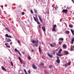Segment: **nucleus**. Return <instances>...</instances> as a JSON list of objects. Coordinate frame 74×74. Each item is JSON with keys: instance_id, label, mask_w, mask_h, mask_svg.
I'll use <instances>...</instances> for the list:
<instances>
[{"instance_id": "f257e3e1", "label": "nucleus", "mask_w": 74, "mask_h": 74, "mask_svg": "<svg viewBox=\"0 0 74 74\" xmlns=\"http://www.w3.org/2000/svg\"><path fill=\"white\" fill-rule=\"evenodd\" d=\"M57 60H56V62L57 63L59 64L60 62V58L59 57H58V56L57 57Z\"/></svg>"}, {"instance_id": "f03ea898", "label": "nucleus", "mask_w": 74, "mask_h": 74, "mask_svg": "<svg viewBox=\"0 0 74 74\" xmlns=\"http://www.w3.org/2000/svg\"><path fill=\"white\" fill-rule=\"evenodd\" d=\"M32 42L33 44L36 43V44H38V40H37V41L36 42V40H32L31 41Z\"/></svg>"}, {"instance_id": "7ed1b4c3", "label": "nucleus", "mask_w": 74, "mask_h": 74, "mask_svg": "<svg viewBox=\"0 0 74 74\" xmlns=\"http://www.w3.org/2000/svg\"><path fill=\"white\" fill-rule=\"evenodd\" d=\"M34 20L36 22H37V23L38 25H39L40 24V22L38 21V19H36L34 17Z\"/></svg>"}, {"instance_id": "20e7f679", "label": "nucleus", "mask_w": 74, "mask_h": 74, "mask_svg": "<svg viewBox=\"0 0 74 74\" xmlns=\"http://www.w3.org/2000/svg\"><path fill=\"white\" fill-rule=\"evenodd\" d=\"M68 12V10L67 9H63L62 10V12L63 13H65L66 14H67Z\"/></svg>"}, {"instance_id": "39448f33", "label": "nucleus", "mask_w": 74, "mask_h": 74, "mask_svg": "<svg viewBox=\"0 0 74 74\" xmlns=\"http://www.w3.org/2000/svg\"><path fill=\"white\" fill-rule=\"evenodd\" d=\"M50 45L51 47H54L56 45V43H53L52 44H52H50Z\"/></svg>"}, {"instance_id": "423d86ee", "label": "nucleus", "mask_w": 74, "mask_h": 74, "mask_svg": "<svg viewBox=\"0 0 74 74\" xmlns=\"http://www.w3.org/2000/svg\"><path fill=\"white\" fill-rule=\"evenodd\" d=\"M19 60H20V62L21 64H23V60L21 58V57H19Z\"/></svg>"}, {"instance_id": "0eeeda50", "label": "nucleus", "mask_w": 74, "mask_h": 74, "mask_svg": "<svg viewBox=\"0 0 74 74\" xmlns=\"http://www.w3.org/2000/svg\"><path fill=\"white\" fill-rule=\"evenodd\" d=\"M32 67L34 69H37V66H36V65H35V64H32Z\"/></svg>"}, {"instance_id": "6e6552de", "label": "nucleus", "mask_w": 74, "mask_h": 74, "mask_svg": "<svg viewBox=\"0 0 74 74\" xmlns=\"http://www.w3.org/2000/svg\"><path fill=\"white\" fill-rule=\"evenodd\" d=\"M6 41H7V42H11V40L10 39H9V38H6Z\"/></svg>"}, {"instance_id": "1a4fd4ad", "label": "nucleus", "mask_w": 74, "mask_h": 74, "mask_svg": "<svg viewBox=\"0 0 74 74\" xmlns=\"http://www.w3.org/2000/svg\"><path fill=\"white\" fill-rule=\"evenodd\" d=\"M1 68L3 70H4L5 71H7V70H6V69L4 68V67L2 66Z\"/></svg>"}, {"instance_id": "9d476101", "label": "nucleus", "mask_w": 74, "mask_h": 74, "mask_svg": "<svg viewBox=\"0 0 74 74\" xmlns=\"http://www.w3.org/2000/svg\"><path fill=\"white\" fill-rule=\"evenodd\" d=\"M59 41H61V42H63L64 40V38H60L58 40Z\"/></svg>"}, {"instance_id": "9b49d317", "label": "nucleus", "mask_w": 74, "mask_h": 74, "mask_svg": "<svg viewBox=\"0 0 74 74\" xmlns=\"http://www.w3.org/2000/svg\"><path fill=\"white\" fill-rule=\"evenodd\" d=\"M38 18H39V19H40V22H41L42 23V19H41V17L40 16L38 15Z\"/></svg>"}, {"instance_id": "f8f14e48", "label": "nucleus", "mask_w": 74, "mask_h": 74, "mask_svg": "<svg viewBox=\"0 0 74 74\" xmlns=\"http://www.w3.org/2000/svg\"><path fill=\"white\" fill-rule=\"evenodd\" d=\"M42 28L43 31L45 32L46 31L45 28V27H42Z\"/></svg>"}, {"instance_id": "ddd939ff", "label": "nucleus", "mask_w": 74, "mask_h": 74, "mask_svg": "<svg viewBox=\"0 0 74 74\" xmlns=\"http://www.w3.org/2000/svg\"><path fill=\"white\" fill-rule=\"evenodd\" d=\"M63 47L64 49H66L67 48V46L65 44H64L63 46Z\"/></svg>"}, {"instance_id": "4468645a", "label": "nucleus", "mask_w": 74, "mask_h": 74, "mask_svg": "<svg viewBox=\"0 0 74 74\" xmlns=\"http://www.w3.org/2000/svg\"><path fill=\"white\" fill-rule=\"evenodd\" d=\"M74 42V38H73L71 40V44H73V42Z\"/></svg>"}, {"instance_id": "2eb2a0df", "label": "nucleus", "mask_w": 74, "mask_h": 74, "mask_svg": "<svg viewBox=\"0 0 74 74\" xmlns=\"http://www.w3.org/2000/svg\"><path fill=\"white\" fill-rule=\"evenodd\" d=\"M39 52L40 53H41V50L40 46L39 47Z\"/></svg>"}, {"instance_id": "dca6fc26", "label": "nucleus", "mask_w": 74, "mask_h": 74, "mask_svg": "<svg viewBox=\"0 0 74 74\" xmlns=\"http://www.w3.org/2000/svg\"><path fill=\"white\" fill-rule=\"evenodd\" d=\"M47 55L50 58H52L53 57V56L50 54H49V53H48Z\"/></svg>"}, {"instance_id": "f3484780", "label": "nucleus", "mask_w": 74, "mask_h": 74, "mask_svg": "<svg viewBox=\"0 0 74 74\" xmlns=\"http://www.w3.org/2000/svg\"><path fill=\"white\" fill-rule=\"evenodd\" d=\"M71 32L72 34L74 36V30H72V29H71Z\"/></svg>"}, {"instance_id": "a211bd4d", "label": "nucleus", "mask_w": 74, "mask_h": 74, "mask_svg": "<svg viewBox=\"0 0 74 74\" xmlns=\"http://www.w3.org/2000/svg\"><path fill=\"white\" fill-rule=\"evenodd\" d=\"M64 52H65V54L66 55L68 54L69 53V52H68L67 51H64Z\"/></svg>"}, {"instance_id": "6ab92c4d", "label": "nucleus", "mask_w": 74, "mask_h": 74, "mask_svg": "<svg viewBox=\"0 0 74 74\" xmlns=\"http://www.w3.org/2000/svg\"><path fill=\"white\" fill-rule=\"evenodd\" d=\"M34 11L36 14H38L37 10L36 9H34Z\"/></svg>"}, {"instance_id": "aec40b11", "label": "nucleus", "mask_w": 74, "mask_h": 74, "mask_svg": "<svg viewBox=\"0 0 74 74\" xmlns=\"http://www.w3.org/2000/svg\"><path fill=\"white\" fill-rule=\"evenodd\" d=\"M65 32L67 34H69V33H70V32H69V31L67 30V31H66Z\"/></svg>"}, {"instance_id": "412c9836", "label": "nucleus", "mask_w": 74, "mask_h": 74, "mask_svg": "<svg viewBox=\"0 0 74 74\" xmlns=\"http://www.w3.org/2000/svg\"><path fill=\"white\" fill-rule=\"evenodd\" d=\"M57 56H62V54H59L58 53H57Z\"/></svg>"}, {"instance_id": "4be33fe9", "label": "nucleus", "mask_w": 74, "mask_h": 74, "mask_svg": "<svg viewBox=\"0 0 74 74\" xmlns=\"http://www.w3.org/2000/svg\"><path fill=\"white\" fill-rule=\"evenodd\" d=\"M71 61H69V62H68V63L67 64L69 66V65H71Z\"/></svg>"}, {"instance_id": "5701e85b", "label": "nucleus", "mask_w": 74, "mask_h": 74, "mask_svg": "<svg viewBox=\"0 0 74 74\" xmlns=\"http://www.w3.org/2000/svg\"><path fill=\"white\" fill-rule=\"evenodd\" d=\"M69 27H71V28H73V25H72L71 24L69 25Z\"/></svg>"}, {"instance_id": "b1692460", "label": "nucleus", "mask_w": 74, "mask_h": 74, "mask_svg": "<svg viewBox=\"0 0 74 74\" xmlns=\"http://www.w3.org/2000/svg\"><path fill=\"white\" fill-rule=\"evenodd\" d=\"M62 49H60L59 50V51H58V53H61V52L62 51Z\"/></svg>"}, {"instance_id": "393cba45", "label": "nucleus", "mask_w": 74, "mask_h": 74, "mask_svg": "<svg viewBox=\"0 0 74 74\" xmlns=\"http://www.w3.org/2000/svg\"><path fill=\"white\" fill-rule=\"evenodd\" d=\"M14 51H15L16 52H18V53H19V51L18 50H17L16 49H15Z\"/></svg>"}, {"instance_id": "a878e982", "label": "nucleus", "mask_w": 74, "mask_h": 74, "mask_svg": "<svg viewBox=\"0 0 74 74\" xmlns=\"http://www.w3.org/2000/svg\"><path fill=\"white\" fill-rule=\"evenodd\" d=\"M57 25H53V28H56V27Z\"/></svg>"}, {"instance_id": "bb28decb", "label": "nucleus", "mask_w": 74, "mask_h": 74, "mask_svg": "<svg viewBox=\"0 0 74 74\" xmlns=\"http://www.w3.org/2000/svg\"><path fill=\"white\" fill-rule=\"evenodd\" d=\"M55 30H56L55 28H53L52 29V30L53 32L55 31Z\"/></svg>"}, {"instance_id": "cd10ccee", "label": "nucleus", "mask_w": 74, "mask_h": 74, "mask_svg": "<svg viewBox=\"0 0 74 74\" xmlns=\"http://www.w3.org/2000/svg\"><path fill=\"white\" fill-rule=\"evenodd\" d=\"M62 41H61V42L59 41V44L60 45L61 44H62Z\"/></svg>"}, {"instance_id": "c85d7f7f", "label": "nucleus", "mask_w": 74, "mask_h": 74, "mask_svg": "<svg viewBox=\"0 0 74 74\" xmlns=\"http://www.w3.org/2000/svg\"><path fill=\"white\" fill-rule=\"evenodd\" d=\"M8 35L7 34H5V37H8Z\"/></svg>"}, {"instance_id": "c756f323", "label": "nucleus", "mask_w": 74, "mask_h": 74, "mask_svg": "<svg viewBox=\"0 0 74 74\" xmlns=\"http://www.w3.org/2000/svg\"><path fill=\"white\" fill-rule=\"evenodd\" d=\"M53 55H54L55 53V51H53Z\"/></svg>"}, {"instance_id": "7c9ffc66", "label": "nucleus", "mask_w": 74, "mask_h": 74, "mask_svg": "<svg viewBox=\"0 0 74 74\" xmlns=\"http://www.w3.org/2000/svg\"><path fill=\"white\" fill-rule=\"evenodd\" d=\"M10 64L12 66H13V63H12V62H10Z\"/></svg>"}, {"instance_id": "2f4dec72", "label": "nucleus", "mask_w": 74, "mask_h": 74, "mask_svg": "<svg viewBox=\"0 0 74 74\" xmlns=\"http://www.w3.org/2000/svg\"><path fill=\"white\" fill-rule=\"evenodd\" d=\"M19 45L20 46H22V45H21V44L20 43V41H19Z\"/></svg>"}, {"instance_id": "473e14b6", "label": "nucleus", "mask_w": 74, "mask_h": 74, "mask_svg": "<svg viewBox=\"0 0 74 74\" xmlns=\"http://www.w3.org/2000/svg\"><path fill=\"white\" fill-rule=\"evenodd\" d=\"M23 67H25V62H24V63H23Z\"/></svg>"}, {"instance_id": "72a5a7b5", "label": "nucleus", "mask_w": 74, "mask_h": 74, "mask_svg": "<svg viewBox=\"0 0 74 74\" xmlns=\"http://www.w3.org/2000/svg\"><path fill=\"white\" fill-rule=\"evenodd\" d=\"M24 14H25V12H22V15H24Z\"/></svg>"}, {"instance_id": "f704fd0d", "label": "nucleus", "mask_w": 74, "mask_h": 74, "mask_svg": "<svg viewBox=\"0 0 74 74\" xmlns=\"http://www.w3.org/2000/svg\"><path fill=\"white\" fill-rule=\"evenodd\" d=\"M6 47H7L8 48H10V46H8V45H6Z\"/></svg>"}, {"instance_id": "c9c22d12", "label": "nucleus", "mask_w": 74, "mask_h": 74, "mask_svg": "<svg viewBox=\"0 0 74 74\" xmlns=\"http://www.w3.org/2000/svg\"><path fill=\"white\" fill-rule=\"evenodd\" d=\"M68 64H65V67H67V65Z\"/></svg>"}, {"instance_id": "e433bc0d", "label": "nucleus", "mask_w": 74, "mask_h": 74, "mask_svg": "<svg viewBox=\"0 0 74 74\" xmlns=\"http://www.w3.org/2000/svg\"><path fill=\"white\" fill-rule=\"evenodd\" d=\"M30 11H31V13L32 14H33V11H32V10H31Z\"/></svg>"}, {"instance_id": "4c0bfd02", "label": "nucleus", "mask_w": 74, "mask_h": 74, "mask_svg": "<svg viewBox=\"0 0 74 74\" xmlns=\"http://www.w3.org/2000/svg\"><path fill=\"white\" fill-rule=\"evenodd\" d=\"M28 73H29L30 74L31 73V72H30V70H29V71H28Z\"/></svg>"}, {"instance_id": "58836bf2", "label": "nucleus", "mask_w": 74, "mask_h": 74, "mask_svg": "<svg viewBox=\"0 0 74 74\" xmlns=\"http://www.w3.org/2000/svg\"><path fill=\"white\" fill-rule=\"evenodd\" d=\"M71 51H73V49H72V46H71Z\"/></svg>"}, {"instance_id": "ea45409f", "label": "nucleus", "mask_w": 74, "mask_h": 74, "mask_svg": "<svg viewBox=\"0 0 74 74\" xmlns=\"http://www.w3.org/2000/svg\"><path fill=\"white\" fill-rule=\"evenodd\" d=\"M28 59L29 60L31 59V58L30 57H28Z\"/></svg>"}, {"instance_id": "a19ab883", "label": "nucleus", "mask_w": 74, "mask_h": 74, "mask_svg": "<svg viewBox=\"0 0 74 74\" xmlns=\"http://www.w3.org/2000/svg\"><path fill=\"white\" fill-rule=\"evenodd\" d=\"M39 28L41 29V25L40 24L39 25Z\"/></svg>"}, {"instance_id": "79ce46f5", "label": "nucleus", "mask_w": 74, "mask_h": 74, "mask_svg": "<svg viewBox=\"0 0 74 74\" xmlns=\"http://www.w3.org/2000/svg\"><path fill=\"white\" fill-rule=\"evenodd\" d=\"M8 37H9L10 38H12V37H11V36H8Z\"/></svg>"}, {"instance_id": "37998d69", "label": "nucleus", "mask_w": 74, "mask_h": 74, "mask_svg": "<svg viewBox=\"0 0 74 74\" xmlns=\"http://www.w3.org/2000/svg\"><path fill=\"white\" fill-rule=\"evenodd\" d=\"M44 63H41V64H40V65H44Z\"/></svg>"}, {"instance_id": "c03bdc74", "label": "nucleus", "mask_w": 74, "mask_h": 74, "mask_svg": "<svg viewBox=\"0 0 74 74\" xmlns=\"http://www.w3.org/2000/svg\"><path fill=\"white\" fill-rule=\"evenodd\" d=\"M10 45H12V42H11L10 43Z\"/></svg>"}, {"instance_id": "a18cd8bd", "label": "nucleus", "mask_w": 74, "mask_h": 74, "mask_svg": "<svg viewBox=\"0 0 74 74\" xmlns=\"http://www.w3.org/2000/svg\"><path fill=\"white\" fill-rule=\"evenodd\" d=\"M24 72H25V73H26V72H26V69H24Z\"/></svg>"}, {"instance_id": "49530a36", "label": "nucleus", "mask_w": 74, "mask_h": 74, "mask_svg": "<svg viewBox=\"0 0 74 74\" xmlns=\"http://www.w3.org/2000/svg\"><path fill=\"white\" fill-rule=\"evenodd\" d=\"M49 67L50 68H51V67H52V65H49Z\"/></svg>"}, {"instance_id": "de8ad7c7", "label": "nucleus", "mask_w": 74, "mask_h": 74, "mask_svg": "<svg viewBox=\"0 0 74 74\" xmlns=\"http://www.w3.org/2000/svg\"><path fill=\"white\" fill-rule=\"evenodd\" d=\"M35 16L36 17V18H37V14H35Z\"/></svg>"}, {"instance_id": "09e8293b", "label": "nucleus", "mask_w": 74, "mask_h": 74, "mask_svg": "<svg viewBox=\"0 0 74 74\" xmlns=\"http://www.w3.org/2000/svg\"><path fill=\"white\" fill-rule=\"evenodd\" d=\"M23 54H25V52H24V51H23V52H22Z\"/></svg>"}, {"instance_id": "8fccbe9b", "label": "nucleus", "mask_w": 74, "mask_h": 74, "mask_svg": "<svg viewBox=\"0 0 74 74\" xmlns=\"http://www.w3.org/2000/svg\"><path fill=\"white\" fill-rule=\"evenodd\" d=\"M19 55L21 56V53H20V52H19Z\"/></svg>"}, {"instance_id": "3c124183", "label": "nucleus", "mask_w": 74, "mask_h": 74, "mask_svg": "<svg viewBox=\"0 0 74 74\" xmlns=\"http://www.w3.org/2000/svg\"><path fill=\"white\" fill-rule=\"evenodd\" d=\"M35 45L37 47H38V44H35Z\"/></svg>"}, {"instance_id": "603ef678", "label": "nucleus", "mask_w": 74, "mask_h": 74, "mask_svg": "<svg viewBox=\"0 0 74 74\" xmlns=\"http://www.w3.org/2000/svg\"><path fill=\"white\" fill-rule=\"evenodd\" d=\"M1 7L2 8H3V5H2L1 6Z\"/></svg>"}, {"instance_id": "864d4df0", "label": "nucleus", "mask_w": 74, "mask_h": 74, "mask_svg": "<svg viewBox=\"0 0 74 74\" xmlns=\"http://www.w3.org/2000/svg\"><path fill=\"white\" fill-rule=\"evenodd\" d=\"M72 2H73V3H74V0H71Z\"/></svg>"}, {"instance_id": "5fc2aeb1", "label": "nucleus", "mask_w": 74, "mask_h": 74, "mask_svg": "<svg viewBox=\"0 0 74 74\" xmlns=\"http://www.w3.org/2000/svg\"><path fill=\"white\" fill-rule=\"evenodd\" d=\"M5 45L6 46L7 45V43H5Z\"/></svg>"}, {"instance_id": "6e6d98bb", "label": "nucleus", "mask_w": 74, "mask_h": 74, "mask_svg": "<svg viewBox=\"0 0 74 74\" xmlns=\"http://www.w3.org/2000/svg\"><path fill=\"white\" fill-rule=\"evenodd\" d=\"M32 52H33L34 51V50H33V49H32Z\"/></svg>"}, {"instance_id": "4d7b16f0", "label": "nucleus", "mask_w": 74, "mask_h": 74, "mask_svg": "<svg viewBox=\"0 0 74 74\" xmlns=\"http://www.w3.org/2000/svg\"><path fill=\"white\" fill-rule=\"evenodd\" d=\"M58 50V49H56V50H55V51H57Z\"/></svg>"}, {"instance_id": "13d9d810", "label": "nucleus", "mask_w": 74, "mask_h": 74, "mask_svg": "<svg viewBox=\"0 0 74 74\" xmlns=\"http://www.w3.org/2000/svg\"><path fill=\"white\" fill-rule=\"evenodd\" d=\"M7 30L8 31V32H9V29H7Z\"/></svg>"}, {"instance_id": "bf43d9fd", "label": "nucleus", "mask_w": 74, "mask_h": 74, "mask_svg": "<svg viewBox=\"0 0 74 74\" xmlns=\"http://www.w3.org/2000/svg\"><path fill=\"white\" fill-rule=\"evenodd\" d=\"M26 73V74H28L27 72H26V73Z\"/></svg>"}, {"instance_id": "052dcab7", "label": "nucleus", "mask_w": 74, "mask_h": 74, "mask_svg": "<svg viewBox=\"0 0 74 74\" xmlns=\"http://www.w3.org/2000/svg\"><path fill=\"white\" fill-rule=\"evenodd\" d=\"M17 42H18V43H19V40H18V41H17Z\"/></svg>"}, {"instance_id": "680f3d73", "label": "nucleus", "mask_w": 74, "mask_h": 74, "mask_svg": "<svg viewBox=\"0 0 74 74\" xmlns=\"http://www.w3.org/2000/svg\"><path fill=\"white\" fill-rule=\"evenodd\" d=\"M42 45H43V42H42Z\"/></svg>"}, {"instance_id": "e2e57ef3", "label": "nucleus", "mask_w": 74, "mask_h": 74, "mask_svg": "<svg viewBox=\"0 0 74 74\" xmlns=\"http://www.w3.org/2000/svg\"><path fill=\"white\" fill-rule=\"evenodd\" d=\"M6 29L7 30V29H8V28H6Z\"/></svg>"}, {"instance_id": "0e129e2a", "label": "nucleus", "mask_w": 74, "mask_h": 74, "mask_svg": "<svg viewBox=\"0 0 74 74\" xmlns=\"http://www.w3.org/2000/svg\"><path fill=\"white\" fill-rule=\"evenodd\" d=\"M45 69H46V66H45Z\"/></svg>"}, {"instance_id": "69168bd1", "label": "nucleus", "mask_w": 74, "mask_h": 74, "mask_svg": "<svg viewBox=\"0 0 74 74\" xmlns=\"http://www.w3.org/2000/svg\"><path fill=\"white\" fill-rule=\"evenodd\" d=\"M73 47H74V46H73Z\"/></svg>"}, {"instance_id": "338daca9", "label": "nucleus", "mask_w": 74, "mask_h": 74, "mask_svg": "<svg viewBox=\"0 0 74 74\" xmlns=\"http://www.w3.org/2000/svg\"><path fill=\"white\" fill-rule=\"evenodd\" d=\"M40 0H38V1H40Z\"/></svg>"}, {"instance_id": "774afa93", "label": "nucleus", "mask_w": 74, "mask_h": 74, "mask_svg": "<svg viewBox=\"0 0 74 74\" xmlns=\"http://www.w3.org/2000/svg\"><path fill=\"white\" fill-rule=\"evenodd\" d=\"M21 74H23V73H21Z\"/></svg>"}]
</instances>
